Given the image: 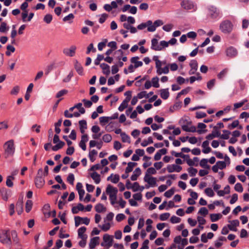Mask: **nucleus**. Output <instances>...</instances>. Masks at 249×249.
<instances>
[{
  "instance_id": "obj_42",
  "label": "nucleus",
  "mask_w": 249,
  "mask_h": 249,
  "mask_svg": "<svg viewBox=\"0 0 249 249\" xmlns=\"http://www.w3.org/2000/svg\"><path fill=\"white\" fill-rule=\"evenodd\" d=\"M74 18V16L73 14L71 13L69 14L68 16L65 17L63 20L64 22H69L70 23H71L72 22V20Z\"/></svg>"
},
{
  "instance_id": "obj_64",
  "label": "nucleus",
  "mask_w": 249,
  "mask_h": 249,
  "mask_svg": "<svg viewBox=\"0 0 249 249\" xmlns=\"http://www.w3.org/2000/svg\"><path fill=\"white\" fill-rule=\"evenodd\" d=\"M68 93V90L66 89H62L57 92L56 95V97L59 98L61 96L66 94Z\"/></svg>"
},
{
  "instance_id": "obj_59",
  "label": "nucleus",
  "mask_w": 249,
  "mask_h": 249,
  "mask_svg": "<svg viewBox=\"0 0 249 249\" xmlns=\"http://www.w3.org/2000/svg\"><path fill=\"white\" fill-rule=\"evenodd\" d=\"M170 214L168 213H162L160 216V219L161 221L166 220L170 216Z\"/></svg>"
},
{
  "instance_id": "obj_9",
  "label": "nucleus",
  "mask_w": 249,
  "mask_h": 249,
  "mask_svg": "<svg viewBox=\"0 0 249 249\" xmlns=\"http://www.w3.org/2000/svg\"><path fill=\"white\" fill-rule=\"evenodd\" d=\"M164 23L161 20H157L154 22L153 24L152 23L151 24L150 27L147 28V31L151 32H154L156 30L157 27L162 25Z\"/></svg>"
},
{
  "instance_id": "obj_36",
  "label": "nucleus",
  "mask_w": 249,
  "mask_h": 249,
  "mask_svg": "<svg viewBox=\"0 0 249 249\" xmlns=\"http://www.w3.org/2000/svg\"><path fill=\"white\" fill-rule=\"evenodd\" d=\"M228 71V69L227 68L223 70L220 73L217 74V77L218 79L220 80L223 79V78L225 77L226 74H227Z\"/></svg>"
},
{
  "instance_id": "obj_1",
  "label": "nucleus",
  "mask_w": 249,
  "mask_h": 249,
  "mask_svg": "<svg viewBox=\"0 0 249 249\" xmlns=\"http://www.w3.org/2000/svg\"><path fill=\"white\" fill-rule=\"evenodd\" d=\"M207 18L216 20L220 17V13L219 10L213 6H209L207 8Z\"/></svg>"
},
{
  "instance_id": "obj_39",
  "label": "nucleus",
  "mask_w": 249,
  "mask_h": 249,
  "mask_svg": "<svg viewBox=\"0 0 249 249\" xmlns=\"http://www.w3.org/2000/svg\"><path fill=\"white\" fill-rule=\"evenodd\" d=\"M169 72V67L168 66H165L163 68H161L159 70H157V73L159 75H160L162 73L167 74Z\"/></svg>"
},
{
  "instance_id": "obj_30",
  "label": "nucleus",
  "mask_w": 249,
  "mask_h": 249,
  "mask_svg": "<svg viewBox=\"0 0 249 249\" xmlns=\"http://www.w3.org/2000/svg\"><path fill=\"white\" fill-rule=\"evenodd\" d=\"M129 101V99H124L118 107L120 111H123L125 108L127 107L128 102Z\"/></svg>"
},
{
  "instance_id": "obj_54",
  "label": "nucleus",
  "mask_w": 249,
  "mask_h": 249,
  "mask_svg": "<svg viewBox=\"0 0 249 249\" xmlns=\"http://www.w3.org/2000/svg\"><path fill=\"white\" fill-rule=\"evenodd\" d=\"M14 178L12 176H9L7 178L6 184L9 187H12L13 186V182L12 181V179H13Z\"/></svg>"
},
{
  "instance_id": "obj_35",
  "label": "nucleus",
  "mask_w": 249,
  "mask_h": 249,
  "mask_svg": "<svg viewBox=\"0 0 249 249\" xmlns=\"http://www.w3.org/2000/svg\"><path fill=\"white\" fill-rule=\"evenodd\" d=\"M121 136L122 137V140L124 142H128L129 143H130V137L126 135L125 133L123 132L121 134Z\"/></svg>"
},
{
  "instance_id": "obj_34",
  "label": "nucleus",
  "mask_w": 249,
  "mask_h": 249,
  "mask_svg": "<svg viewBox=\"0 0 249 249\" xmlns=\"http://www.w3.org/2000/svg\"><path fill=\"white\" fill-rule=\"evenodd\" d=\"M145 182L148 183L151 187H154L157 186L156 178L154 177H151L147 180L145 179Z\"/></svg>"
},
{
  "instance_id": "obj_53",
  "label": "nucleus",
  "mask_w": 249,
  "mask_h": 249,
  "mask_svg": "<svg viewBox=\"0 0 249 249\" xmlns=\"http://www.w3.org/2000/svg\"><path fill=\"white\" fill-rule=\"evenodd\" d=\"M198 214L203 215L204 216H206L208 213V210L205 207L201 208L198 213Z\"/></svg>"
},
{
  "instance_id": "obj_14",
  "label": "nucleus",
  "mask_w": 249,
  "mask_h": 249,
  "mask_svg": "<svg viewBox=\"0 0 249 249\" xmlns=\"http://www.w3.org/2000/svg\"><path fill=\"white\" fill-rule=\"evenodd\" d=\"M151 48L155 51H161L162 50V47L158 45V40L156 38L152 39Z\"/></svg>"
},
{
  "instance_id": "obj_38",
  "label": "nucleus",
  "mask_w": 249,
  "mask_h": 249,
  "mask_svg": "<svg viewBox=\"0 0 249 249\" xmlns=\"http://www.w3.org/2000/svg\"><path fill=\"white\" fill-rule=\"evenodd\" d=\"M153 142V139L151 137H149L147 140H144L141 143V145L143 147H145L149 144Z\"/></svg>"
},
{
  "instance_id": "obj_8",
  "label": "nucleus",
  "mask_w": 249,
  "mask_h": 249,
  "mask_svg": "<svg viewBox=\"0 0 249 249\" xmlns=\"http://www.w3.org/2000/svg\"><path fill=\"white\" fill-rule=\"evenodd\" d=\"M182 167L176 164L168 165L166 169L169 173H172L174 172H180L182 170Z\"/></svg>"
},
{
  "instance_id": "obj_25",
  "label": "nucleus",
  "mask_w": 249,
  "mask_h": 249,
  "mask_svg": "<svg viewBox=\"0 0 249 249\" xmlns=\"http://www.w3.org/2000/svg\"><path fill=\"white\" fill-rule=\"evenodd\" d=\"M141 170L139 167L135 169L133 174L131 176V179L133 181L136 180L138 177L141 174Z\"/></svg>"
},
{
  "instance_id": "obj_19",
  "label": "nucleus",
  "mask_w": 249,
  "mask_h": 249,
  "mask_svg": "<svg viewBox=\"0 0 249 249\" xmlns=\"http://www.w3.org/2000/svg\"><path fill=\"white\" fill-rule=\"evenodd\" d=\"M139 59V57L138 56H135L133 57L130 59V62L134 64V68H137L138 67H141L142 66V61H138V60Z\"/></svg>"
},
{
  "instance_id": "obj_4",
  "label": "nucleus",
  "mask_w": 249,
  "mask_h": 249,
  "mask_svg": "<svg viewBox=\"0 0 249 249\" xmlns=\"http://www.w3.org/2000/svg\"><path fill=\"white\" fill-rule=\"evenodd\" d=\"M232 26V25L231 21L229 20H225L221 23L220 25V29L222 32L227 33L231 31Z\"/></svg>"
},
{
  "instance_id": "obj_28",
  "label": "nucleus",
  "mask_w": 249,
  "mask_h": 249,
  "mask_svg": "<svg viewBox=\"0 0 249 249\" xmlns=\"http://www.w3.org/2000/svg\"><path fill=\"white\" fill-rule=\"evenodd\" d=\"M152 24V21L150 20H149L145 23H142L141 24L138 25L137 29L139 30H143L144 28H145L146 27H147V28L148 27H150V25H151V24Z\"/></svg>"
},
{
  "instance_id": "obj_60",
  "label": "nucleus",
  "mask_w": 249,
  "mask_h": 249,
  "mask_svg": "<svg viewBox=\"0 0 249 249\" xmlns=\"http://www.w3.org/2000/svg\"><path fill=\"white\" fill-rule=\"evenodd\" d=\"M80 128H87V123L86 120H82L79 121Z\"/></svg>"
},
{
  "instance_id": "obj_48",
  "label": "nucleus",
  "mask_w": 249,
  "mask_h": 249,
  "mask_svg": "<svg viewBox=\"0 0 249 249\" xmlns=\"http://www.w3.org/2000/svg\"><path fill=\"white\" fill-rule=\"evenodd\" d=\"M53 19V17L51 14H47L43 18V20L47 24H49L51 22Z\"/></svg>"
},
{
  "instance_id": "obj_51",
  "label": "nucleus",
  "mask_w": 249,
  "mask_h": 249,
  "mask_svg": "<svg viewBox=\"0 0 249 249\" xmlns=\"http://www.w3.org/2000/svg\"><path fill=\"white\" fill-rule=\"evenodd\" d=\"M102 139L105 142H109L112 140V137L111 135L107 134L103 136Z\"/></svg>"
},
{
  "instance_id": "obj_43",
  "label": "nucleus",
  "mask_w": 249,
  "mask_h": 249,
  "mask_svg": "<svg viewBox=\"0 0 249 249\" xmlns=\"http://www.w3.org/2000/svg\"><path fill=\"white\" fill-rule=\"evenodd\" d=\"M223 134L220 136L221 139L224 140H227L229 138V135L231 134V132L227 130H223Z\"/></svg>"
},
{
  "instance_id": "obj_15",
  "label": "nucleus",
  "mask_w": 249,
  "mask_h": 249,
  "mask_svg": "<svg viewBox=\"0 0 249 249\" xmlns=\"http://www.w3.org/2000/svg\"><path fill=\"white\" fill-rule=\"evenodd\" d=\"M103 240L105 243H107V248H109L112 245L113 239L109 235L107 234H105L103 236Z\"/></svg>"
},
{
  "instance_id": "obj_23",
  "label": "nucleus",
  "mask_w": 249,
  "mask_h": 249,
  "mask_svg": "<svg viewBox=\"0 0 249 249\" xmlns=\"http://www.w3.org/2000/svg\"><path fill=\"white\" fill-rule=\"evenodd\" d=\"M85 209L84 205L81 203H79L76 206L72 208V213L74 214L77 213L79 211H83Z\"/></svg>"
},
{
  "instance_id": "obj_47",
  "label": "nucleus",
  "mask_w": 249,
  "mask_h": 249,
  "mask_svg": "<svg viewBox=\"0 0 249 249\" xmlns=\"http://www.w3.org/2000/svg\"><path fill=\"white\" fill-rule=\"evenodd\" d=\"M67 181L71 185H73L74 176L72 173H70L67 178Z\"/></svg>"
},
{
  "instance_id": "obj_49",
  "label": "nucleus",
  "mask_w": 249,
  "mask_h": 249,
  "mask_svg": "<svg viewBox=\"0 0 249 249\" xmlns=\"http://www.w3.org/2000/svg\"><path fill=\"white\" fill-rule=\"evenodd\" d=\"M205 193L209 197H213L214 195V193L211 188L205 189Z\"/></svg>"
},
{
  "instance_id": "obj_50",
  "label": "nucleus",
  "mask_w": 249,
  "mask_h": 249,
  "mask_svg": "<svg viewBox=\"0 0 249 249\" xmlns=\"http://www.w3.org/2000/svg\"><path fill=\"white\" fill-rule=\"evenodd\" d=\"M9 28L7 27V24L6 22H2L1 23L0 26V32L2 33H4L6 31L8 30Z\"/></svg>"
},
{
  "instance_id": "obj_24",
  "label": "nucleus",
  "mask_w": 249,
  "mask_h": 249,
  "mask_svg": "<svg viewBox=\"0 0 249 249\" xmlns=\"http://www.w3.org/2000/svg\"><path fill=\"white\" fill-rule=\"evenodd\" d=\"M168 89H161L160 90V96L164 100H166L169 96Z\"/></svg>"
},
{
  "instance_id": "obj_56",
  "label": "nucleus",
  "mask_w": 249,
  "mask_h": 249,
  "mask_svg": "<svg viewBox=\"0 0 249 249\" xmlns=\"http://www.w3.org/2000/svg\"><path fill=\"white\" fill-rule=\"evenodd\" d=\"M137 97L139 99H142L143 97L148 98L149 96L147 95V92L146 91H142L140 92L137 94Z\"/></svg>"
},
{
  "instance_id": "obj_21",
  "label": "nucleus",
  "mask_w": 249,
  "mask_h": 249,
  "mask_svg": "<svg viewBox=\"0 0 249 249\" xmlns=\"http://www.w3.org/2000/svg\"><path fill=\"white\" fill-rule=\"evenodd\" d=\"M209 142L208 141H205L203 142L202 147L203 148L202 152L204 154H208L211 151V148L209 146Z\"/></svg>"
},
{
  "instance_id": "obj_55",
  "label": "nucleus",
  "mask_w": 249,
  "mask_h": 249,
  "mask_svg": "<svg viewBox=\"0 0 249 249\" xmlns=\"http://www.w3.org/2000/svg\"><path fill=\"white\" fill-rule=\"evenodd\" d=\"M238 125L239 121L238 120H235L231 124L228 125V128L230 129H232L237 127Z\"/></svg>"
},
{
  "instance_id": "obj_7",
  "label": "nucleus",
  "mask_w": 249,
  "mask_h": 249,
  "mask_svg": "<svg viewBox=\"0 0 249 249\" xmlns=\"http://www.w3.org/2000/svg\"><path fill=\"white\" fill-rule=\"evenodd\" d=\"M76 47L75 46H71L70 48H65L63 50V53L67 56H73L75 53Z\"/></svg>"
},
{
  "instance_id": "obj_29",
  "label": "nucleus",
  "mask_w": 249,
  "mask_h": 249,
  "mask_svg": "<svg viewBox=\"0 0 249 249\" xmlns=\"http://www.w3.org/2000/svg\"><path fill=\"white\" fill-rule=\"evenodd\" d=\"M137 165L136 162H129L127 163V167L125 168V173H129L132 171L133 168Z\"/></svg>"
},
{
  "instance_id": "obj_3",
  "label": "nucleus",
  "mask_w": 249,
  "mask_h": 249,
  "mask_svg": "<svg viewBox=\"0 0 249 249\" xmlns=\"http://www.w3.org/2000/svg\"><path fill=\"white\" fill-rule=\"evenodd\" d=\"M0 242L3 244H10L11 239L7 231L3 230L0 233Z\"/></svg>"
},
{
  "instance_id": "obj_52",
  "label": "nucleus",
  "mask_w": 249,
  "mask_h": 249,
  "mask_svg": "<svg viewBox=\"0 0 249 249\" xmlns=\"http://www.w3.org/2000/svg\"><path fill=\"white\" fill-rule=\"evenodd\" d=\"M188 171L190 174L191 176L194 177L195 176L197 172V170L196 168H194L192 167H189L188 169Z\"/></svg>"
},
{
  "instance_id": "obj_46",
  "label": "nucleus",
  "mask_w": 249,
  "mask_h": 249,
  "mask_svg": "<svg viewBox=\"0 0 249 249\" xmlns=\"http://www.w3.org/2000/svg\"><path fill=\"white\" fill-rule=\"evenodd\" d=\"M159 79L157 76L153 77L152 79V85L154 87L156 88H159L160 84L159 83Z\"/></svg>"
},
{
  "instance_id": "obj_26",
  "label": "nucleus",
  "mask_w": 249,
  "mask_h": 249,
  "mask_svg": "<svg viewBox=\"0 0 249 249\" xmlns=\"http://www.w3.org/2000/svg\"><path fill=\"white\" fill-rule=\"evenodd\" d=\"M86 230L87 229L85 227H82L78 230V236L82 239H85L87 237V235H84Z\"/></svg>"
},
{
  "instance_id": "obj_12",
  "label": "nucleus",
  "mask_w": 249,
  "mask_h": 249,
  "mask_svg": "<svg viewBox=\"0 0 249 249\" xmlns=\"http://www.w3.org/2000/svg\"><path fill=\"white\" fill-rule=\"evenodd\" d=\"M227 56L230 57H234L237 55V50L233 47H230L226 51Z\"/></svg>"
},
{
  "instance_id": "obj_37",
  "label": "nucleus",
  "mask_w": 249,
  "mask_h": 249,
  "mask_svg": "<svg viewBox=\"0 0 249 249\" xmlns=\"http://www.w3.org/2000/svg\"><path fill=\"white\" fill-rule=\"evenodd\" d=\"M110 121L109 117L103 116L99 118V122L101 125H104Z\"/></svg>"
},
{
  "instance_id": "obj_58",
  "label": "nucleus",
  "mask_w": 249,
  "mask_h": 249,
  "mask_svg": "<svg viewBox=\"0 0 249 249\" xmlns=\"http://www.w3.org/2000/svg\"><path fill=\"white\" fill-rule=\"evenodd\" d=\"M216 164L218 166L220 169H223L226 168V164L225 161H218Z\"/></svg>"
},
{
  "instance_id": "obj_6",
  "label": "nucleus",
  "mask_w": 249,
  "mask_h": 249,
  "mask_svg": "<svg viewBox=\"0 0 249 249\" xmlns=\"http://www.w3.org/2000/svg\"><path fill=\"white\" fill-rule=\"evenodd\" d=\"M5 146H6L5 150V153L8 155H13L15 151L13 141L10 140L8 141L5 143Z\"/></svg>"
},
{
  "instance_id": "obj_16",
  "label": "nucleus",
  "mask_w": 249,
  "mask_h": 249,
  "mask_svg": "<svg viewBox=\"0 0 249 249\" xmlns=\"http://www.w3.org/2000/svg\"><path fill=\"white\" fill-rule=\"evenodd\" d=\"M231 224L228 225V228L232 231H237V229L236 227L238 226L239 225V221L238 220H233L231 221Z\"/></svg>"
},
{
  "instance_id": "obj_2",
  "label": "nucleus",
  "mask_w": 249,
  "mask_h": 249,
  "mask_svg": "<svg viewBox=\"0 0 249 249\" xmlns=\"http://www.w3.org/2000/svg\"><path fill=\"white\" fill-rule=\"evenodd\" d=\"M106 193L109 196V199L110 200L111 204L112 205H114L116 203V200L117 199L118 189L109 184L107 187Z\"/></svg>"
},
{
  "instance_id": "obj_31",
  "label": "nucleus",
  "mask_w": 249,
  "mask_h": 249,
  "mask_svg": "<svg viewBox=\"0 0 249 249\" xmlns=\"http://www.w3.org/2000/svg\"><path fill=\"white\" fill-rule=\"evenodd\" d=\"M106 209V207H105L101 203H98L95 206V210L98 213L105 212Z\"/></svg>"
},
{
  "instance_id": "obj_62",
  "label": "nucleus",
  "mask_w": 249,
  "mask_h": 249,
  "mask_svg": "<svg viewBox=\"0 0 249 249\" xmlns=\"http://www.w3.org/2000/svg\"><path fill=\"white\" fill-rule=\"evenodd\" d=\"M107 17L108 15L107 14L104 13L102 14L99 19V22L101 24L103 23L106 21Z\"/></svg>"
},
{
  "instance_id": "obj_18",
  "label": "nucleus",
  "mask_w": 249,
  "mask_h": 249,
  "mask_svg": "<svg viewBox=\"0 0 249 249\" xmlns=\"http://www.w3.org/2000/svg\"><path fill=\"white\" fill-rule=\"evenodd\" d=\"M100 68L103 70V73L106 75H109L110 74V67L106 63H102L100 64Z\"/></svg>"
},
{
  "instance_id": "obj_45",
  "label": "nucleus",
  "mask_w": 249,
  "mask_h": 249,
  "mask_svg": "<svg viewBox=\"0 0 249 249\" xmlns=\"http://www.w3.org/2000/svg\"><path fill=\"white\" fill-rule=\"evenodd\" d=\"M23 202H18L16 204V209L18 214H20L22 212Z\"/></svg>"
},
{
  "instance_id": "obj_13",
  "label": "nucleus",
  "mask_w": 249,
  "mask_h": 249,
  "mask_svg": "<svg viewBox=\"0 0 249 249\" xmlns=\"http://www.w3.org/2000/svg\"><path fill=\"white\" fill-rule=\"evenodd\" d=\"M35 183L37 188H41L45 184V180L42 177H36L35 178Z\"/></svg>"
},
{
  "instance_id": "obj_17",
  "label": "nucleus",
  "mask_w": 249,
  "mask_h": 249,
  "mask_svg": "<svg viewBox=\"0 0 249 249\" xmlns=\"http://www.w3.org/2000/svg\"><path fill=\"white\" fill-rule=\"evenodd\" d=\"M99 240V237L96 236L90 239L89 247L90 249H93L95 248L96 246L99 244L98 241Z\"/></svg>"
},
{
  "instance_id": "obj_41",
  "label": "nucleus",
  "mask_w": 249,
  "mask_h": 249,
  "mask_svg": "<svg viewBox=\"0 0 249 249\" xmlns=\"http://www.w3.org/2000/svg\"><path fill=\"white\" fill-rule=\"evenodd\" d=\"M97 154V152L94 149L92 150L91 151H90L89 152V158L91 162H93L95 160V158L94 156Z\"/></svg>"
},
{
  "instance_id": "obj_5",
  "label": "nucleus",
  "mask_w": 249,
  "mask_h": 249,
  "mask_svg": "<svg viewBox=\"0 0 249 249\" xmlns=\"http://www.w3.org/2000/svg\"><path fill=\"white\" fill-rule=\"evenodd\" d=\"M180 4L182 8L186 10L193 9L195 11L196 9V6L192 1L189 0H183Z\"/></svg>"
},
{
  "instance_id": "obj_10",
  "label": "nucleus",
  "mask_w": 249,
  "mask_h": 249,
  "mask_svg": "<svg viewBox=\"0 0 249 249\" xmlns=\"http://www.w3.org/2000/svg\"><path fill=\"white\" fill-rule=\"evenodd\" d=\"M218 127L217 126H214L213 127V130L212 131V133L211 134H210L208 135L206 138L207 140H212L215 137H219L220 136V133L217 130Z\"/></svg>"
},
{
  "instance_id": "obj_44",
  "label": "nucleus",
  "mask_w": 249,
  "mask_h": 249,
  "mask_svg": "<svg viewBox=\"0 0 249 249\" xmlns=\"http://www.w3.org/2000/svg\"><path fill=\"white\" fill-rule=\"evenodd\" d=\"M175 193L174 188H172L170 190L167 191L164 194V196L167 198L171 197Z\"/></svg>"
},
{
  "instance_id": "obj_33",
  "label": "nucleus",
  "mask_w": 249,
  "mask_h": 249,
  "mask_svg": "<svg viewBox=\"0 0 249 249\" xmlns=\"http://www.w3.org/2000/svg\"><path fill=\"white\" fill-rule=\"evenodd\" d=\"M208 161V160L206 159H202L200 160V163H199L200 166L203 168H205V169H210V166L207 164Z\"/></svg>"
},
{
  "instance_id": "obj_40",
  "label": "nucleus",
  "mask_w": 249,
  "mask_h": 249,
  "mask_svg": "<svg viewBox=\"0 0 249 249\" xmlns=\"http://www.w3.org/2000/svg\"><path fill=\"white\" fill-rule=\"evenodd\" d=\"M33 202L30 200H28L26 202L25 211L27 213H29L32 209Z\"/></svg>"
},
{
  "instance_id": "obj_27",
  "label": "nucleus",
  "mask_w": 249,
  "mask_h": 249,
  "mask_svg": "<svg viewBox=\"0 0 249 249\" xmlns=\"http://www.w3.org/2000/svg\"><path fill=\"white\" fill-rule=\"evenodd\" d=\"M91 178L94 180L96 184H99L101 181L100 175L96 172L90 174Z\"/></svg>"
},
{
  "instance_id": "obj_32",
  "label": "nucleus",
  "mask_w": 249,
  "mask_h": 249,
  "mask_svg": "<svg viewBox=\"0 0 249 249\" xmlns=\"http://www.w3.org/2000/svg\"><path fill=\"white\" fill-rule=\"evenodd\" d=\"M220 213H212L210 214V219L212 222H215L222 217Z\"/></svg>"
},
{
  "instance_id": "obj_22",
  "label": "nucleus",
  "mask_w": 249,
  "mask_h": 249,
  "mask_svg": "<svg viewBox=\"0 0 249 249\" xmlns=\"http://www.w3.org/2000/svg\"><path fill=\"white\" fill-rule=\"evenodd\" d=\"M0 194L1 195V196L2 198V199L4 200L7 201L8 200V197H9V195L8 194V190L6 188H5V187L1 188L0 189Z\"/></svg>"
},
{
  "instance_id": "obj_20",
  "label": "nucleus",
  "mask_w": 249,
  "mask_h": 249,
  "mask_svg": "<svg viewBox=\"0 0 249 249\" xmlns=\"http://www.w3.org/2000/svg\"><path fill=\"white\" fill-rule=\"evenodd\" d=\"M74 68L79 75L83 74V68L77 60L74 61Z\"/></svg>"
},
{
  "instance_id": "obj_57",
  "label": "nucleus",
  "mask_w": 249,
  "mask_h": 249,
  "mask_svg": "<svg viewBox=\"0 0 249 249\" xmlns=\"http://www.w3.org/2000/svg\"><path fill=\"white\" fill-rule=\"evenodd\" d=\"M234 189L236 191L242 193L243 191V188L242 185L240 183H237L234 186Z\"/></svg>"
},
{
  "instance_id": "obj_63",
  "label": "nucleus",
  "mask_w": 249,
  "mask_h": 249,
  "mask_svg": "<svg viewBox=\"0 0 249 249\" xmlns=\"http://www.w3.org/2000/svg\"><path fill=\"white\" fill-rule=\"evenodd\" d=\"M82 102H83L84 106L86 107L89 108L91 107L92 105V103L91 101L87 100L85 99H83Z\"/></svg>"
},
{
  "instance_id": "obj_11",
  "label": "nucleus",
  "mask_w": 249,
  "mask_h": 249,
  "mask_svg": "<svg viewBox=\"0 0 249 249\" xmlns=\"http://www.w3.org/2000/svg\"><path fill=\"white\" fill-rule=\"evenodd\" d=\"M190 66L191 69L189 71V74L190 75L195 74L196 71H197L198 68V64L196 60H191L190 63Z\"/></svg>"
},
{
  "instance_id": "obj_61",
  "label": "nucleus",
  "mask_w": 249,
  "mask_h": 249,
  "mask_svg": "<svg viewBox=\"0 0 249 249\" xmlns=\"http://www.w3.org/2000/svg\"><path fill=\"white\" fill-rule=\"evenodd\" d=\"M92 51V52H95L96 50L93 47V44L92 43H90L87 48V50L86 52L87 54H89L90 52Z\"/></svg>"
}]
</instances>
